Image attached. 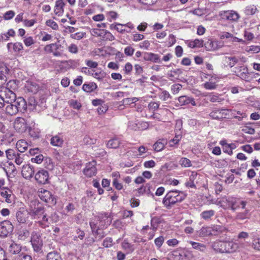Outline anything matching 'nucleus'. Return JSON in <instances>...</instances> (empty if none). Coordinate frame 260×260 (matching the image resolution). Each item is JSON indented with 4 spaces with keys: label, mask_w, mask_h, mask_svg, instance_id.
Returning <instances> with one entry per match:
<instances>
[{
    "label": "nucleus",
    "mask_w": 260,
    "mask_h": 260,
    "mask_svg": "<svg viewBox=\"0 0 260 260\" xmlns=\"http://www.w3.org/2000/svg\"><path fill=\"white\" fill-rule=\"evenodd\" d=\"M63 142L62 137L59 135H55L52 137L50 143L54 146L60 147Z\"/></svg>",
    "instance_id": "obj_32"
},
{
    "label": "nucleus",
    "mask_w": 260,
    "mask_h": 260,
    "mask_svg": "<svg viewBox=\"0 0 260 260\" xmlns=\"http://www.w3.org/2000/svg\"><path fill=\"white\" fill-rule=\"evenodd\" d=\"M37 22V21L35 19L28 20V19H24L23 21V25L25 27H30L32 26L36 23Z\"/></svg>",
    "instance_id": "obj_62"
},
{
    "label": "nucleus",
    "mask_w": 260,
    "mask_h": 260,
    "mask_svg": "<svg viewBox=\"0 0 260 260\" xmlns=\"http://www.w3.org/2000/svg\"><path fill=\"white\" fill-rule=\"evenodd\" d=\"M25 87L28 92L34 93L37 92L39 89V86L36 83L29 81L26 82Z\"/></svg>",
    "instance_id": "obj_34"
},
{
    "label": "nucleus",
    "mask_w": 260,
    "mask_h": 260,
    "mask_svg": "<svg viewBox=\"0 0 260 260\" xmlns=\"http://www.w3.org/2000/svg\"><path fill=\"white\" fill-rule=\"evenodd\" d=\"M68 105L71 108L79 111L82 108V104L80 100L76 99H71L68 101Z\"/></svg>",
    "instance_id": "obj_35"
},
{
    "label": "nucleus",
    "mask_w": 260,
    "mask_h": 260,
    "mask_svg": "<svg viewBox=\"0 0 260 260\" xmlns=\"http://www.w3.org/2000/svg\"><path fill=\"white\" fill-rule=\"evenodd\" d=\"M221 203V207L224 209L229 208L235 211L240 208L244 209V211L237 213L236 218L239 220H244L248 218L250 215V210L246 208L247 204V200L241 198L229 197L223 198Z\"/></svg>",
    "instance_id": "obj_1"
},
{
    "label": "nucleus",
    "mask_w": 260,
    "mask_h": 260,
    "mask_svg": "<svg viewBox=\"0 0 260 260\" xmlns=\"http://www.w3.org/2000/svg\"><path fill=\"white\" fill-rule=\"evenodd\" d=\"M207 76L210 77L209 81L204 83L203 85L204 87L207 90H213L217 88V83L218 82V78L216 75H206L205 78Z\"/></svg>",
    "instance_id": "obj_17"
},
{
    "label": "nucleus",
    "mask_w": 260,
    "mask_h": 260,
    "mask_svg": "<svg viewBox=\"0 0 260 260\" xmlns=\"http://www.w3.org/2000/svg\"><path fill=\"white\" fill-rule=\"evenodd\" d=\"M62 63L64 66L68 69L70 68H75L76 67L77 63L75 60H69L62 61Z\"/></svg>",
    "instance_id": "obj_54"
},
{
    "label": "nucleus",
    "mask_w": 260,
    "mask_h": 260,
    "mask_svg": "<svg viewBox=\"0 0 260 260\" xmlns=\"http://www.w3.org/2000/svg\"><path fill=\"white\" fill-rule=\"evenodd\" d=\"M185 195L178 190H172L167 192L162 200V203L167 208H171L175 204L181 202L184 200Z\"/></svg>",
    "instance_id": "obj_3"
},
{
    "label": "nucleus",
    "mask_w": 260,
    "mask_h": 260,
    "mask_svg": "<svg viewBox=\"0 0 260 260\" xmlns=\"http://www.w3.org/2000/svg\"><path fill=\"white\" fill-rule=\"evenodd\" d=\"M66 4L63 0H57L55 2L54 13L57 16H61L64 13V7Z\"/></svg>",
    "instance_id": "obj_23"
},
{
    "label": "nucleus",
    "mask_w": 260,
    "mask_h": 260,
    "mask_svg": "<svg viewBox=\"0 0 260 260\" xmlns=\"http://www.w3.org/2000/svg\"><path fill=\"white\" fill-rule=\"evenodd\" d=\"M237 70L236 72L237 76L241 78L242 79L246 81H250L251 78L249 76V73L246 67L240 66L236 68Z\"/></svg>",
    "instance_id": "obj_19"
},
{
    "label": "nucleus",
    "mask_w": 260,
    "mask_h": 260,
    "mask_svg": "<svg viewBox=\"0 0 260 260\" xmlns=\"http://www.w3.org/2000/svg\"><path fill=\"white\" fill-rule=\"evenodd\" d=\"M112 219L109 217L108 214H105V216L102 219L100 220L99 219L94 220V221H91L90 222V226L91 229L93 234L95 235H100V238H102L104 237V233L99 231L101 228H106L108 225H110L111 223Z\"/></svg>",
    "instance_id": "obj_4"
},
{
    "label": "nucleus",
    "mask_w": 260,
    "mask_h": 260,
    "mask_svg": "<svg viewBox=\"0 0 260 260\" xmlns=\"http://www.w3.org/2000/svg\"><path fill=\"white\" fill-rule=\"evenodd\" d=\"M238 61V58L236 56H226L224 58V61L227 63L228 66L231 68L234 67Z\"/></svg>",
    "instance_id": "obj_39"
},
{
    "label": "nucleus",
    "mask_w": 260,
    "mask_h": 260,
    "mask_svg": "<svg viewBox=\"0 0 260 260\" xmlns=\"http://www.w3.org/2000/svg\"><path fill=\"white\" fill-rule=\"evenodd\" d=\"M95 161H92L87 164L83 172L84 174L88 177L94 176L96 173V169L95 168Z\"/></svg>",
    "instance_id": "obj_21"
},
{
    "label": "nucleus",
    "mask_w": 260,
    "mask_h": 260,
    "mask_svg": "<svg viewBox=\"0 0 260 260\" xmlns=\"http://www.w3.org/2000/svg\"><path fill=\"white\" fill-rule=\"evenodd\" d=\"M18 81L12 80H10L7 83L6 87H2L1 88H6L9 90L12 93H15L13 90L18 87Z\"/></svg>",
    "instance_id": "obj_36"
},
{
    "label": "nucleus",
    "mask_w": 260,
    "mask_h": 260,
    "mask_svg": "<svg viewBox=\"0 0 260 260\" xmlns=\"http://www.w3.org/2000/svg\"><path fill=\"white\" fill-rule=\"evenodd\" d=\"M14 104L18 109V112H24L27 109V104L25 100L22 97H18L13 101Z\"/></svg>",
    "instance_id": "obj_22"
},
{
    "label": "nucleus",
    "mask_w": 260,
    "mask_h": 260,
    "mask_svg": "<svg viewBox=\"0 0 260 260\" xmlns=\"http://www.w3.org/2000/svg\"><path fill=\"white\" fill-rule=\"evenodd\" d=\"M245 52L250 54L258 53L260 52V46L251 45L247 46L245 49Z\"/></svg>",
    "instance_id": "obj_43"
},
{
    "label": "nucleus",
    "mask_w": 260,
    "mask_h": 260,
    "mask_svg": "<svg viewBox=\"0 0 260 260\" xmlns=\"http://www.w3.org/2000/svg\"><path fill=\"white\" fill-rule=\"evenodd\" d=\"M13 230V225L10 221L5 220L0 223V236L5 237L11 233Z\"/></svg>",
    "instance_id": "obj_13"
},
{
    "label": "nucleus",
    "mask_w": 260,
    "mask_h": 260,
    "mask_svg": "<svg viewBox=\"0 0 260 260\" xmlns=\"http://www.w3.org/2000/svg\"><path fill=\"white\" fill-rule=\"evenodd\" d=\"M29 211L23 208H20L16 213V217L17 221L20 223H24L26 222L29 217Z\"/></svg>",
    "instance_id": "obj_18"
},
{
    "label": "nucleus",
    "mask_w": 260,
    "mask_h": 260,
    "mask_svg": "<svg viewBox=\"0 0 260 260\" xmlns=\"http://www.w3.org/2000/svg\"><path fill=\"white\" fill-rule=\"evenodd\" d=\"M197 173L195 172H191L190 175L189 176V178L188 181H187L185 185L188 188H195L196 185L194 183V180H196L197 177Z\"/></svg>",
    "instance_id": "obj_33"
},
{
    "label": "nucleus",
    "mask_w": 260,
    "mask_h": 260,
    "mask_svg": "<svg viewBox=\"0 0 260 260\" xmlns=\"http://www.w3.org/2000/svg\"><path fill=\"white\" fill-rule=\"evenodd\" d=\"M0 201L2 202L10 204H14L15 202V194L8 188H4L0 190Z\"/></svg>",
    "instance_id": "obj_7"
},
{
    "label": "nucleus",
    "mask_w": 260,
    "mask_h": 260,
    "mask_svg": "<svg viewBox=\"0 0 260 260\" xmlns=\"http://www.w3.org/2000/svg\"><path fill=\"white\" fill-rule=\"evenodd\" d=\"M139 100L138 98H126L122 100V103L125 105H131V104L135 103Z\"/></svg>",
    "instance_id": "obj_60"
},
{
    "label": "nucleus",
    "mask_w": 260,
    "mask_h": 260,
    "mask_svg": "<svg viewBox=\"0 0 260 260\" xmlns=\"http://www.w3.org/2000/svg\"><path fill=\"white\" fill-rule=\"evenodd\" d=\"M192 246V247L200 251H204L206 249V246L203 244L190 241L188 242Z\"/></svg>",
    "instance_id": "obj_42"
},
{
    "label": "nucleus",
    "mask_w": 260,
    "mask_h": 260,
    "mask_svg": "<svg viewBox=\"0 0 260 260\" xmlns=\"http://www.w3.org/2000/svg\"><path fill=\"white\" fill-rule=\"evenodd\" d=\"M9 70L4 63L0 64V84L3 85L6 81V75L8 74Z\"/></svg>",
    "instance_id": "obj_26"
},
{
    "label": "nucleus",
    "mask_w": 260,
    "mask_h": 260,
    "mask_svg": "<svg viewBox=\"0 0 260 260\" xmlns=\"http://www.w3.org/2000/svg\"><path fill=\"white\" fill-rule=\"evenodd\" d=\"M35 179L39 184H46L49 180V173L44 169H40L35 175Z\"/></svg>",
    "instance_id": "obj_15"
},
{
    "label": "nucleus",
    "mask_w": 260,
    "mask_h": 260,
    "mask_svg": "<svg viewBox=\"0 0 260 260\" xmlns=\"http://www.w3.org/2000/svg\"><path fill=\"white\" fill-rule=\"evenodd\" d=\"M18 152L12 149H9L6 151L7 158L9 160H13Z\"/></svg>",
    "instance_id": "obj_52"
},
{
    "label": "nucleus",
    "mask_w": 260,
    "mask_h": 260,
    "mask_svg": "<svg viewBox=\"0 0 260 260\" xmlns=\"http://www.w3.org/2000/svg\"><path fill=\"white\" fill-rule=\"evenodd\" d=\"M36 222L39 225V226L43 228L49 227L50 223L48 218L47 217V214L46 213L42 216L39 219L37 220Z\"/></svg>",
    "instance_id": "obj_31"
},
{
    "label": "nucleus",
    "mask_w": 260,
    "mask_h": 260,
    "mask_svg": "<svg viewBox=\"0 0 260 260\" xmlns=\"http://www.w3.org/2000/svg\"><path fill=\"white\" fill-rule=\"evenodd\" d=\"M188 45L189 47L192 48L202 47L204 45V41L202 39H195L192 41H190Z\"/></svg>",
    "instance_id": "obj_40"
},
{
    "label": "nucleus",
    "mask_w": 260,
    "mask_h": 260,
    "mask_svg": "<svg viewBox=\"0 0 260 260\" xmlns=\"http://www.w3.org/2000/svg\"><path fill=\"white\" fill-rule=\"evenodd\" d=\"M23 42L26 47H29L34 44L35 41L32 37H28L24 38Z\"/></svg>",
    "instance_id": "obj_59"
},
{
    "label": "nucleus",
    "mask_w": 260,
    "mask_h": 260,
    "mask_svg": "<svg viewBox=\"0 0 260 260\" xmlns=\"http://www.w3.org/2000/svg\"><path fill=\"white\" fill-rule=\"evenodd\" d=\"M38 196L42 201L46 203L53 204L56 203L54 197L49 190L41 188L39 191Z\"/></svg>",
    "instance_id": "obj_12"
},
{
    "label": "nucleus",
    "mask_w": 260,
    "mask_h": 260,
    "mask_svg": "<svg viewBox=\"0 0 260 260\" xmlns=\"http://www.w3.org/2000/svg\"><path fill=\"white\" fill-rule=\"evenodd\" d=\"M13 128L16 132L19 134L24 133L28 128V125L26 120L22 117H17L13 124Z\"/></svg>",
    "instance_id": "obj_8"
},
{
    "label": "nucleus",
    "mask_w": 260,
    "mask_h": 260,
    "mask_svg": "<svg viewBox=\"0 0 260 260\" xmlns=\"http://www.w3.org/2000/svg\"><path fill=\"white\" fill-rule=\"evenodd\" d=\"M220 15L222 19L232 21H237L240 18L239 14L233 10L221 11Z\"/></svg>",
    "instance_id": "obj_16"
},
{
    "label": "nucleus",
    "mask_w": 260,
    "mask_h": 260,
    "mask_svg": "<svg viewBox=\"0 0 260 260\" xmlns=\"http://www.w3.org/2000/svg\"><path fill=\"white\" fill-rule=\"evenodd\" d=\"M231 112V110L226 109H214L210 113L209 116L213 119H220L226 118Z\"/></svg>",
    "instance_id": "obj_14"
},
{
    "label": "nucleus",
    "mask_w": 260,
    "mask_h": 260,
    "mask_svg": "<svg viewBox=\"0 0 260 260\" xmlns=\"http://www.w3.org/2000/svg\"><path fill=\"white\" fill-rule=\"evenodd\" d=\"M215 214V211L213 210H207L202 212L201 214L202 218L205 220H209Z\"/></svg>",
    "instance_id": "obj_44"
},
{
    "label": "nucleus",
    "mask_w": 260,
    "mask_h": 260,
    "mask_svg": "<svg viewBox=\"0 0 260 260\" xmlns=\"http://www.w3.org/2000/svg\"><path fill=\"white\" fill-rule=\"evenodd\" d=\"M224 228L218 225H211V226H203L196 232L198 237L204 238L210 236H215L222 233Z\"/></svg>",
    "instance_id": "obj_5"
},
{
    "label": "nucleus",
    "mask_w": 260,
    "mask_h": 260,
    "mask_svg": "<svg viewBox=\"0 0 260 260\" xmlns=\"http://www.w3.org/2000/svg\"><path fill=\"white\" fill-rule=\"evenodd\" d=\"M102 39L104 40L112 41L115 40V37L110 31L105 29Z\"/></svg>",
    "instance_id": "obj_51"
},
{
    "label": "nucleus",
    "mask_w": 260,
    "mask_h": 260,
    "mask_svg": "<svg viewBox=\"0 0 260 260\" xmlns=\"http://www.w3.org/2000/svg\"><path fill=\"white\" fill-rule=\"evenodd\" d=\"M16 147L18 151L21 153H23L28 149V143L26 140L24 139H21L17 142Z\"/></svg>",
    "instance_id": "obj_27"
},
{
    "label": "nucleus",
    "mask_w": 260,
    "mask_h": 260,
    "mask_svg": "<svg viewBox=\"0 0 260 260\" xmlns=\"http://www.w3.org/2000/svg\"><path fill=\"white\" fill-rule=\"evenodd\" d=\"M97 88V85L93 82L89 83H85L83 85L82 89L87 92H91L95 90Z\"/></svg>",
    "instance_id": "obj_38"
},
{
    "label": "nucleus",
    "mask_w": 260,
    "mask_h": 260,
    "mask_svg": "<svg viewBox=\"0 0 260 260\" xmlns=\"http://www.w3.org/2000/svg\"><path fill=\"white\" fill-rule=\"evenodd\" d=\"M61 45L57 43H52L47 45L44 48L46 53H52L54 56L60 57L62 54V52L60 51L59 48Z\"/></svg>",
    "instance_id": "obj_11"
},
{
    "label": "nucleus",
    "mask_w": 260,
    "mask_h": 260,
    "mask_svg": "<svg viewBox=\"0 0 260 260\" xmlns=\"http://www.w3.org/2000/svg\"><path fill=\"white\" fill-rule=\"evenodd\" d=\"M30 242L35 251L39 252L41 251L43 246V241L39 233L36 232L32 233Z\"/></svg>",
    "instance_id": "obj_9"
},
{
    "label": "nucleus",
    "mask_w": 260,
    "mask_h": 260,
    "mask_svg": "<svg viewBox=\"0 0 260 260\" xmlns=\"http://www.w3.org/2000/svg\"><path fill=\"white\" fill-rule=\"evenodd\" d=\"M237 147L235 143H231L226 145L225 147L222 148L223 151L224 153H228L229 155H231L233 154V150Z\"/></svg>",
    "instance_id": "obj_47"
},
{
    "label": "nucleus",
    "mask_w": 260,
    "mask_h": 260,
    "mask_svg": "<svg viewBox=\"0 0 260 260\" xmlns=\"http://www.w3.org/2000/svg\"><path fill=\"white\" fill-rule=\"evenodd\" d=\"M209 100L211 102H220L222 99L218 94H213L209 95Z\"/></svg>",
    "instance_id": "obj_61"
},
{
    "label": "nucleus",
    "mask_w": 260,
    "mask_h": 260,
    "mask_svg": "<svg viewBox=\"0 0 260 260\" xmlns=\"http://www.w3.org/2000/svg\"><path fill=\"white\" fill-rule=\"evenodd\" d=\"M205 47L207 50L210 51H213L217 50L219 48L217 45V43L216 41H214L213 40H208L205 43Z\"/></svg>",
    "instance_id": "obj_41"
},
{
    "label": "nucleus",
    "mask_w": 260,
    "mask_h": 260,
    "mask_svg": "<svg viewBox=\"0 0 260 260\" xmlns=\"http://www.w3.org/2000/svg\"><path fill=\"white\" fill-rule=\"evenodd\" d=\"M105 32V29L99 28H92L90 30V34L95 37H99L102 39L103 34Z\"/></svg>",
    "instance_id": "obj_46"
},
{
    "label": "nucleus",
    "mask_w": 260,
    "mask_h": 260,
    "mask_svg": "<svg viewBox=\"0 0 260 260\" xmlns=\"http://www.w3.org/2000/svg\"><path fill=\"white\" fill-rule=\"evenodd\" d=\"M212 248L214 250L221 253H230L236 251L239 249L244 248L245 244L239 240L238 242L233 241L222 242L216 241L212 243Z\"/></svg>",
    "instance_id": "obj_2"
},
{
    "label": "nucleus",
    "mask_w": 260,
    "mask_h": 260,
    "mask_svg": "<svg viewBox=\"0 0 260 260\" xmlns=\"http://www.w3.org/2000/svg\"><path fill=\"white\" fill-rule=\"evenodd\" d=\"M34 171L33 168L29 165H23L21 173L23 177L26 179H29L32 177Z\"/></svg>",
    "instance_id": "obj_25"
},
{
    "label": "nucleus",
    "mask_w": 260,
    "mask_h": 260,
    "mask_svg": "<svg viewBox=\"0 0 260 260\" xmlns=\"http://www.w3.org/2000/svg\"><path fill=\"white\" fill-rule=\"evenodd\" d=\"M15 15V13L14 12V11L12 10H10L5 13L3 17L5 20H9L12 19L14 17Z\"/></svg>",
    "instance_id": "obj_58"
},
{
    "label": "nucleus",
    "mask_w": 260,
    "mask_h": 260,
    "mask_svg": "<svg viewBox=\"0 0 260 260\" xmlns=\"http://www.w3.org/2000/svg\"><path fill=\"white\" fill-rule=\"evenodd\" d=\"M179 164L185 168L191 167L192 165L191 161L186 157H182L179 160Z\"/></svg>",
    "instance_id": "obj_53"
},
{
    "label": "nucleus",
    "mask_w": 260,
    "mask_h": 260,
    "mask_svg": "<svg viewBox=\"0 0 260 260\" xmlns=\"http://www.w3.org/2000/svg\"><path fill=\"white\" fill-rule=\"evenodd\" d=\"M110 29L111 30L115 29L121 34H124V32H131L130 30H126V29L124 28V24L119 23H115L111 24L110 26Z\"/></svg>",
    "instance_id": "obj_28"
},
{
    "label": "nucleus",
    "mask_w": 260,
    "mask_h": 260,
    "mask_svg": "<svg viewBox=\"0 0 260 260\" xmlns=\"http://www.w3.org/2000/svg\"><path fill=\"white\" fill-rule=\"evenodd\" d=\"M15 99V93H12L6 88L0 89V109L6 104H9Z\"/></svg>",
    "instance_id": "obj_6"
},
{
    "label": "nucleus",
    "mask_w": 260,
    "mask_h": 260,
    "mask_svg": "<svg viewBox=\"0 0 260 260\" xmlns=\"http://www.w3.org/2000/svg\"><path fill=\"white\" fill-rule=\"evenodd\" d=\"M167 144V140L165 139H159L153 145L154 149L157 152L161 151Z\"/></svg>",
    "instance_id": "obj_37"
},
{
    "label": "nucleus",
    "mask_w": 260,
    "mask_h": 260,
    "mask_svg": "<svg viewBox=\"0 0 260 260\" xmlns=\"http://www.w3.org/2000/svg\"><path fill=\"white\" fill-rule=\"evenodd\" d=\"M252 247L254 249L260 251V238H253L252 242Z\"/></svg>",
    "instance_id": "obj_56"
},
{
    "label": "nucleus",
    "mask_w": 260,
    "mask_h": 260,
    "mask_svg": "<svg viewBox=\"0 0 260 260\" xmlns=\"http://www.w3.org/2000/svg\"><path fill=\"white\" fill-rule=\"evenodd\" d=\"M108 20L110 22L116 20L118 17V14L115 11H109L106 13Z\"/></svg>",
    "instance_id": "obj_55"
},
{
    "label": "nucleus",
    "mask_w": 260,
    "mask_h": 260,
    "mask_svg": "<svg viewBox=\"0 0 260 260\" xmlns=\"http://www.w3.org/2000/svg\"><path fill=\"white\" fill-rule=\"evenodd\" d=\"M17 260H32V258L29 255L22 253L18 256Z\"/></svg>",
    "instance_id": "obj_64"
},
{
    "label": "nucleus",
    "mask_w": 260,
    "mask_h": 260,
    "mask_svg": "<svg viewBox=\"0 0 260 260\" xmlns=\"http://www.w3.org/2000/svg\"><path fill=\"white\" fill-rule=\"evenodd\" d=\"M120 144V141L118 139L114 138L110 140L107 143V147L109 148H117Z\"/></svg>",
    "instance_id": "obj_45"
},
{
    "label": "nucleus",
    "mask_w": 260,
    "mask_h": 260,
    "mask_svg": "<svg viewBox=\"0 0 260 260\" xmlns=\"http://www.w3.org/2000/svg\"><path fill=\"white\" fill-rule=\"evenodd\" d=\"M7 104V105L6 107V112L7 114L10 115H13L18 112V109L13 101L9 104Z\"/></svg>",
    "instance_id": "obj_30"
},
{
    "label": "nucleus",
    "mask_w": 260,
    "mask_h": 260,
    "mask_svg": "<svg viewBox=\"0 0 260 260\" xmlns=\"http://www.w3.org/2000/svg\"><path fill=\"white\" fill-rule=\"evenodd\" d=\"M45 213L44 208L39 203L35 205L34 208L31 207L29 210V215L32 219L36 220L39 219Z\"/></svg>",
    "instance_id": "obj_10"
},
{
    "label": "nucleus",
    "mask_w": 260,
    "mask_h": 260,
    "mask_svg": "<svg viewBox=\"0 0 260 260\" xmlns=\"http://www.w3.org/2000/svg\"><path fill=\"white\" fill-rule=\"evenodd\" d=\"M24 156V154H21L19 153H17V154L16 155V156L15 157V158L13 160H14L15 162L17 165H20L23 162Z\"/></svg>",
    "instance_id": "obj_57"
},
{
    "label": "nucleus",
    "mask_w": 260,
    "mask_h": 260,
    "mask_svg": "<svg viewBox=\"0 0 260 260\" xmlns=\"http://www.w3.org/2000/svg\"><path fill=\"white\" fill-rule=\"evenodd\" d=\"M164 242L163 236H159L154 240V243L158 249L160 248Z\"/></svg>",
    "instance_id": "obj_63"
},
{
    "label": "nucleus",
    "mask_w": 260,
    "mask_h": 260,
    "mask_svg": "<svg viewBox=\"0 0 260 260\" xmlns=\"http://www.w3.org/2000/svg\"><path fill=\"white\" fill-rule=\"evenodd\" d=\"M177 102L176 103V106H185L189 104H191L192 106H196V103L194 99L192 98H190L186 95H182L179 96L177 99Z\"/></svg>",
    "instance_id": "obj_20"
},
{
    "label": "nucleus",
    "mask_w": 260,
    "mask_h": 260,
    "mask_svg": "<svg viewBox=\"0 0 260 260\" xmlns=\"http://www.w3.org/2000/svg\"><path fill=\"white\" fill-rule=\"evenodd\" d=\"M257 10L256 7L254 5H250L247 6L244 10L245 13L247 15H253L254 14Z\"/></svg>",
    "instance_id": "obj_50"
},
{
    "label": "nucleus",
    "mask_w": 260,
    "mask_h": 260,
    "mask_svg": "<svg viewBox=\"0 0 260 260\" xmlns=\"http://www.w3.org/2000/svg\"><path fill=\"white\" fill-rule=\"evenodd\" d=\"M182 73V71L180 69H175L170 71L167 74L168 77L169 79L173 80L175 79H177L175 76H179Z\"/></svg>",
    "instance_id": "obj_48"
},
{
    "label": "nucleus",
    "mask_w": 260,
    "mask_h": 260,
    "mask_svg": "<svg viewBox=\"0 0 260 260\" xmlns=\"http://www.w3.org/2000/svg\"><path fill=\"white\" fill-rule=\"evenodd\" d=\"M143 58L146 61H152L155 63H160L161 62L159 55L152 52H145Z\"/></svg>",
    "instance_id": "obj_24"
},
{
    "label": "nucleus",
    "mask_w": 260,
    "mask_h": 260,
    "mask_svg": "<svg viewBox=\"0 0 260 260\" xmlns=\"http://www.w3.org/2000/svg\"><path fill=\"white\" fill-rule=\"evenodd\" d=\"M7 48L9 51L13 50L15 52H19L23 48L22 44L20 42H16L14 43H9L7 44Z\"/></svg>",
    "instance_id": "obj_29"
},
{
    "label": "nucleus",
    "mask_w": 260,
    "mask_h": 260,
    "mask_svg": "<svg viewBox=\"0 0 260 260\" xmlns=\"http://www.w3.org/2000/svg\"><path fill=\"white\" fill-rule=\"evenodd\" d=\"M20 250L21 247L20 245L16 243H12L9 246V251L13 254L18 253L20 251Z\"/></svg>",
    "instance_id": "obj_49"
}]
</instances>
